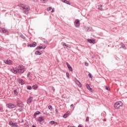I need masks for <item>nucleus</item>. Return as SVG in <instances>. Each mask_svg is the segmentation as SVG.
<instances>
[{
  "mask_svg": "<svg viewBox=\"0 0 127 127\" xmlns=\"http://www.w3.org/2000/svg\"><path fill=\"white\" fill-rule=\"evenodd\" d=\"M25 67L23 65H20L17 68H13L10 69L11 72L12 73H14V74H17V73H19V74H22V73H24V71H25Z\"/></svg>",
  "mask_w": 127,
  "mask_h": 127,
  "instance_id": "obj_1",
  "label": "nucleus"
},
{
  "mask_svg": "<svg viewBox=\"0 0 127 127\" xmlns=\"http://www.w3.org/2000/svg\"><path fill=\"white\" fill-rule=\"evenodd\" d=\"M20 6L22 7L24 13H28V11L30 10V8L29 6L24 5L23 4H20Z\"/></svg>",
  "mask_w": 127,
  "mask_h": 127,
  "instance_id": "obj_2",
  "label": "nucleus"
},
{
  "mask_svg": "<svg viewBox=\"0 0 127 127\" xmlns=\"http://www.w3.org/2000/svg\"><path fill=\"white\" fill-rule=\"evenodd\" d=\"M123 107V102L121 101H118L114 104V108L118 110L121 107Z\"/></svg>",
  "mask_w": 127,
  "mask_h": 127,
  "instance_id": "obj_3",
  "label": "nucleus"
},
{
  "mask_svg": "<svg viewBox=\"0 0 127 127\" xmlns=\"http://www.w3.org/2000/svg\"><path fill=\"white\" fill-rule=\"evenodd\" d=\"M6 107L8 108L9 109H13L14 108H15L16 107V105L15 104L9 103L8 104H6Z\"/></svg>",
  "mask_w": 127,
  "mask_h": 127,
  "instance_id": "obj_4",
  "label": "nucleus"
},
{
  "mask_svg": "<svg viewBox=\"0 0 127 127\" xmlns=\"http://www.w3.org/2000/svg\"><path fill=\"white\" fill-rule=\"evenodd\" d=\"M74 25L76 27H79L80 26V20L76 19L74 21Z\"/></svg>",
  "mask_w": 127,
  "mask_h": 127,
  "instance_id": "obj_5",
  "label": "nucleus"
},
{
  "mask_svg": "<svg viewBox=\"0 0 127 127\" xmlns=\"http://www.w3.org/2000/svg\"><path fill=\"white\" fill-rule=\"evenodd\" d=\"M0 32L1 33H5V34H8V31L3 28H0Z\"/></svg>",
  "mask_w": 127,
  "mask_h": 127,
  "instance_id": "obj_6",
  "label": "nucleus"
},
{
  "mask_svg": "<svg viewBox=\"0 0 127 127\" xmlns=\"http://www.w3.org/2000/svg\"><path fill=\"white\" fill-rule=\"evenodd\" d=\"M4 63H5V64H7V65H11L13 62H12V61L10 60H7L4 61Z\"/></svg>",
  "mask_w": 127,
  "mask_h": 127,
  "instance_id": "obj_7",
  "label": "nucleus"
},
{
  "mask_svg": "<svg viewBox=\"0 0 127 127\" xmlns=\"http://www.w3.org/2000/svg\"><path fill=\"white\" fill-rule=\"evenodd\" d=\"M33 100V97H30L28 100H27V103L29 104H31V103L32 102V101Z\"/></svg>",
  "mask_w": 127,
  "mask_h": 127,
  "instance_id": "obj_8",
  "label": "nucleus"
},
{
  "mask_svg": "<svg viewBox=\"0 0 127 127\" xmlns=\"http://www.w3.org/2000/svg\"><path fill=\"white\" fill-rule=\"evenodd\" d=\"M9 125H10V126H12V127H18V126L17 125V124H16V123H13L12 122L10 121L9 123Z\"/></svg>",
  "mask_w": 127,
  "mask_h": 127,
  "instance_id": "obj_9",
  "label": "nucleus"
},
{
  "mask_svg": "<svg viewBox=\"0 0 127 127\" xmlns=\"http://www.w3.org/2000/svg\"><path fill=\"white\" fill-rule=\"evenodd\" d=\"M37 45V44L36 42H33L32 44H28V47H35Z\"/></svg>",
  "mask_w": 127,
  "mask_h": 127,
  "instance_id": "obj_10",
  "label": "nucleus"
},
{
  "mask_svg": "<svg viewBox=\"0 0 127 127\" xmlns=\"http://www.w3.org/2000/svg\"><path fill=\"white\" fill-rule=\"evenodd\" d=\"M87 41L89 43H92L93 44H95V43H96V40L94 39H88Z\"/></svg>",
  "mask_w": 127,
  "mask_h": 127,
  "instance_id": "obj_11",
  "label": "nucleus"
},
{
  "mask_svg": "<svg viewBox=\"0 0 127 127\" xmlns=\"http://www.w3.org/2000/svg\"><path fill=\"white\" fill-rule=\"evenodd\" d=\"M66 64L69 71H71L72 72V71H73V68H72V67L71 66V65H70V64H69L68 63H66Z\"/></svg>",
  "mask_w": 127,
  "mask_h": 127,
  "instance_id": "obj_12",
  "label": "nucleus"
},
{
  "mask_svg": "<svg viewBox=\"0 0 127 127\" xmlns=\"http://www.w3.org/2000/svg\"><path fill=\"white\" fill-rule=\"evenodd\" d=\"M37 122H39V123H41V122H43V121H44V119L42 117H38L37 119Z\"/></svg>",
  "mask_w": 127,
  "mask_h": 127,
  "instance_id": "obj_13",
  "label": "nucleus"
},
{
  "mask_svg": "<svg viewBox=\"0 0 127 127\" xmlns=\"http://www.w3.org/2000/svg\"><path fill=\"white\" fill-rule=\"evenodd\" d=\"M75 83L78 86V87H79L80 88H81V87H82V84H81V82H80V81H79V80H76L75 81Z\"/></svg>",
  "mask_w": 127,
  "mask_h": 127,
  "instance_id": "obj_14",
  "label": "nucleus"
},
{
  "mask_svg": "<svg viewBox=\"0 0 127 127\" xmlns=\"http://www.w3.org/2000/svg\"><path fill=\"white\" fill-rule=\"evenodd\" d=\"M70 115V111H67L66 113L64 115L63 118L66 119L67 117H68Z\"/></svg>",
  "mask_w": 127,
  "mask_h": 127,
  "instance_id": "obj_15",
  "label": "nucleus"
},
{
  "mask_svg": "<svg viewBox=\"0 0 127 127\" xmlns=\"http://www.w3.org/2000/svg\"><path fill=\"white\" fill-rule=\"evenodd\" d=\"M18 83L19 84H21V85H24V81H23L22 79L19 78L18 80Z\"/></svg>",
  "mask_w": 127,
  "mask_h": 127,
  "instance_id": "obj_16",
  "label": "nucleus"
},
{
  "mask_svg": "<svg viewBox=\"0 0 127 127\" xmlns=\"http://www.w3.org/2000/svg\"><path fill=\"white\" fill-rule=\"evenodd\" d=\"M18 107H20V108H23L24 107V105L22 102H19L17 104Z\"/></svg>",
  "mask_w": 127,
  "mask_h": 127,
  "instance_id": "obj_17",
  "label": "nucleus"
},
{
  "mask_svg": "<svg viewBox=\"0 0 127 127\" xmlns=\"http://www.w3.org/2000/svg\"><path fill=\"white\" fill-rule=\"evenodd\" d=\"M86 87L87 88V89H88V90H89V91H90V92H93V90H92V88H91V87H90V85H89L88 84H86Z\"/></svg>",
  "mask_w": 127,
  "mask_h": 127,
  "instance_id": "obj_18",
  "label": "nucleus"
},
{
  "mask_svg": "<svg viewBox=\"0 0 127 127\" xmlns=\"http://www.w3.org/2000/svg\"><path fill=\"white\" fill-rule=\"evenodd\" d=\"M50 124H51V125H54V126H57V125H58V123L54 121L50 122Z\"/></svg>",
  "mask_w": 127,
  "mask_h": 127,
  "instance_id": "obj_19",
  "label": "nucleus"
},
{
  "mask_svg": "<svg viewBox=\"0 0 127 127\" xmlns=\"http://www.w3.org/2000/svg\"><path fill=\"white\" fill-rule=\"evenodd\" d=\"M62 1H63V2H64V3H66L67 4H69V5L70 4V2H69L67 0H62Z\"/></svg>",
  "mask_w": 127,
  "mask_h": 127,
  "instance_id": "obj_20",
  "label": "nucleus"
},
{
  "mask_svg": "<svg viewBox=\"0 0 127 127\" xmlns=\"http://www.w3.org/2000/svg\"><path fill=\"white\" fill-rule=\"evenodd\" d=\"M38 88V86L37 85H34L32 86V88L34 90H37Z\"/></svg>",
  "mask_w": 127,
  "mask_h": 127,
  "instance_id": "obj_21",
  "label": "nucleus"
},
{
  "mask_svg": "<svg viewBox=\"0 0 127 127\" xmlns=\"http://www.w3.org/2000/svg\"><path fill=\"white\" fill-rule=\"evenodd\" d=\"M14 96H17V95H18V92H17V90L15 89L14 90Z\"/></svg>",
  "mask_w": 127,
  "mask_h": 127,
  "instance_id": "obj_22",
  "label": "nucleus"
},
{
  "mask_svg": "<svg viewBox=\"0 0 127 127\" xmlns=\"http://www.w3.org/2000/svg\"><path fill=\"white\" fill-rule=\"evenodd\" d=\"M46 47H45L44 48H43V47H41V46H38L37 47V49H45Z\"/></svg>",
  "mask_w": 127,
  "mask_h": 127,
  "instance_id": "obj_23",
  "label": "nucleus"
},
{
  "mask_svg": "<svg viewBox=\"0 0 127 127\" xmlns=\"http://www.w3.org/2000/svg\"><path fill=\"white\" fill-rule=\"evenodd\" d=\"M36 55H41V52L39 51H36L35 52Z\"/></svg>",
  "mask_w": 127,
  "mask_h": 127,
  "instance_id": "obj_24",
  "label": "nucleus"
},
{
  "mask_svg": "<svg viewBox=\"0 0 127 127\" xmlns=\"http://www.w3.org/2000/svg\"><path fill=\"white\" fill-rule=\"evenodd\" d=\"M39 114H40V112H36V113L34 114V118H36V115H39Z\"/></svg>",
  "mask_w": 127,
  "mask_h": 127,
  "instance_id": "obj_25",
  "label": "nucleus"
},
{
  "mask_svg": "<svg viewBox=\"0 0 127 127\" xmlns=\"http://www.w3.org/2000/svg\"><path fill=\"white\" fill-rule=\"evenodd\" d=\"M27 90H31V89H32V87L31 86H27Z\"/></svg>",
  "mask_w": 127,
  "mask_h": 127,
  "instance_id": "obj_26",
  "label": "nucleus"
},
{
  "mask_svg": "<svg viewBox=\"0 0 127 127\" xmlns=\"http://www.w3.org/2000/svg\"><path fill=\"white\" fill-rule=\"evenodd\" d=\"M51 9H52V7H48V8H47V10L48 11H50V10H51Z\"/></svg>",
  "mask_w": 127,
  "mask_h": 127,
  "instance_id": "obj_27",
  "label": "nucleus"
},
{
  "mask_svg": "<svg viewBox=\"0 0 127 127\" xmlns=\"http://www.w3.org/2000/svg\"><path fill=\"white\" fill-rule=\"evenodd\" d=\"M41 2H42L43 3H45V2H46V1H47V0H40Z\"/></svg>",
  "mask_w": 127,
  "mask_h": 127,
  "instance_id": "obj_28",
  "label": "nucleus"
},
{
  "mask_svg": "<svg viewBox=\"0 0 127 127\" xmlns=\"http://www.w3.org/2000/svg\"><path fill=\"white\" fill-rule=\"evenodd\" d=\"M102 5H99L98 8H99V9H100V10H102L103 9V8L102 7Z\"/></svg>",
  "mask_w": 127,
  "mask_h": 127,
  "instance_id": "obj_29",
  "label": "nucleus"
},
{
  "mask_svg": "<svg viewBox=\"0 0 127 127\" xmlns=\"http://www.w3.org/2000/svg\"><path fill=\"white\" fill-rule=\"evenodd\" d=\"M63 46L65 47H68V46H67V45H66V43H64L63 44Z\"/></svg>",
  "mask_w": 127,
  "mask_h": 127,
  "instance_id": "obj_30",
  "label": "nucleus"
},
{
  "mask_svg": "<svg viewBox=\"0 0 127 127\" xmlns=\"http://www.w3.org/2000/svg\"><path fill=\"white\" fill-rule=\"evenodd\" d=\"M105 89L107 90V91H110V88L108 87L107 86L105 87Z\"/></svg>",
  "mask_w": 127,
  "mask_h": 127,
  "instance_id": "obj_31",
  "label": "nucleus"
},
{
  "mask_svg": "<svg viewBox=\"0 0 127 127\" xmlns=\"http://www.w3.org/2000/svg\"><path fill=\"white\" fill-rule=\"evenodd\" d=\"M86 122H89V117H87L86 118Z\"/></svg>",
  "mask_w": 127,
  "mask_h": 127,
  "instance_id": "obj_32",
  "label": "nucleus"
},
{
  "mask_svg": "<svg viewBox=\"0 0 127 127\" xmlns=\"http://www.w3.org/2000/svg\"><path fill=\"white\" fill-rule=\"evenodd\" d=\"M66 75L67 77V78H69V73L68 72L66 73Z\"/></svg>",
  "mask_w": 127,
  "mask_h": 127,
  "instance_id": "obj_33",
  "label": "nucleus"
},
{
  "mask_svg": "<svg viewBox=\"0 0 127 127\" xmlns=\"http://www.w3.org/2000/svg\"><path fill=\"white\" fill-rule=\"evenodd\" d=\"M52 11H51V12H54V11H55V10H54V8H52Z\"/></svg>",
  "mask_w": 127,
  "mask_h": 127,
  "instance_id": "obj_34",
  "label": "nucleus"
},
{
  "mask_svg": "<svg viewBox=\"0 0 127 127\" xmlns=\"http://www.w3.org/2000/svg\"><path fill=\"white\" fill-rule=\"evenodd\" d=\"M48 108H49V110H50V109H52V106H49Z\"/></svg>",
  "mask_w": 127,
  "mask_h": 127,
  "instance_id": "obj_35",
  "label": "nucleus"
},
{
  "mask_svg": "<svg viewBox=\"0 0 127 127\" xmlns=\"http://www.w3.org/2000/svg\"><path fill=\"white\" fill-rule=\"evenodd\" d=\"M88 76L90 77V78H92V75H91V73H89Z\"/></svg>",
  "mask_w": 127,
  "mask_h": 127,
  "instance_id": "obj_36",
  "label": "nucleus"
},
{
  "mask_svg": "<svg viewBox=\"0 0 127 127\" xmlns=\"http://www.w3.org/2000/svg\"><path fill=\"white\" fill-rule=\"evenodd\" d=\"M73 107H74V105L71 104V105H70V108H73Z\"/></svg>",
  "mask_w": 127,
  "mask_h": 127,
  "instance_id": "obj_37",
  "label": "nucleus"
},
{
  "mask_svg": "<svg viewBox=\"0 0 127 127\" xmlns=\"http://www.w3.org/2000/svg\"><path fill=\"white\" fill-rule=\"evenodd\" d=\"M29 75H30V73H28L27 74V77H29Z\"/></svg>",
  "mask_w": 127,
  "mask_h": 127,
  "instance_id": "obj_38",
  "label": "nucleus"
},
{
  "mask_svg": "<svg viewBox=\"0 0 127 127\" xmlns=\"http://www.w3.org/2000/svg\"><path fill=\"white\" fill-rule=\"evenodd\" d=\"M0 111H2V108L0 107Z\"/></svg>",
  "mask_w": 127,
  "mask_h": 127,
  "instance_id": "obj_39",
  "label": "nucleus"
},
{
  "mask_svg": "<svg viewBox=\"0 0 127 127\" xmlns=\"http://www.w3.org/2000/svg\"><path fill=\"white\" fill-rule=\"evenodd\" d=\"M2 51V48H0V51Z\"/></svg>",
  "mask_w": 127,
  "mask_h": 127,
  "instance_id": "obj_40",
  "label": "nucleus"
},
{
  "mask_svg": "<svg viewBox=\"0 0 127 127\" xmlns=\"http://www.w3.org/2000/svg\"><path fill=\"white\" fill-rule=\"evenodd\" d=\"M32 127H36V126H34V125H33L32 126Z\"/></svg>",
  "mask_w": 127,
  "mask_h": 127,
  "instance_id": "obj_41",
  "label": "nucleus"
},
{
  "mask_svg": "<svg viewBox=\"0 0 127 127\" xmlns=\"http://www.w3.org/2000/svg\"><path fill=\"white\" fill-rule=\"evenodd\" d=\"M123 48H125V47H126L125 46H124V45L123 46Z\"/></svg>",
  "mask_w": 127,
  "mask_h": 127,
  "instance_id": "obj_42",
  "label": "nucleus"
},
{
  "mask_svg": "<svg viewBox=\"0 0 127 127\" xmlns=\"http://www.w3.org/2000/svg\"><path fill=\"white\" fill-rule=\"evenodd\" d=\"M78 127H82L81 125H79Z\"/></svg>",
  "mask_w": 127,
  "mask_h": 127,
  "instance_id": "obj_43",
  "label": "nucleus"
},
{
  "mask_svg": "<svg viewBox=\"0 0 127 127\" xmlns=\"http://www.w3.org/2000/svg\"><path fill=\"white\" fill-rule=\"evenodd\" d=\"M19 112H21V110H20V109H19Z\"/></svg>",
  "mask_w": 127,
  "mask_h": 127,
  "instance_id": "obj_44",
  "label": "nucleus"
}]
</instances>
